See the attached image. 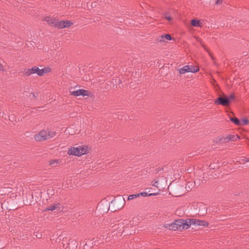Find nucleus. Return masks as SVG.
I'll list each match as a JSON object with an SVG mask.
<instances>
[{"mask_svg":"<svg viewBox=\"0 0 249 249\" xmlns=\"http://www.w3.org/2000/svg\"><path fill=\"white\" fill-rule=\"evenodd\" d=\"M72 24V23L71 22L67 20H61L59 21L57 19L55 27H56L58 29H63L71 26Z\"/></svg>","mask_w":249,"mask_h":249,"instance_id":"obj_9","label":"nucleus"},{"mask_svg":"<svg viewBox=\"0 0 249 249\" xmlns=\"http://www.w3.org/2000/svg\"><path fill=\"white\" fill-rule=\"evenodd\" d=\"M233 98H234V96L233 95H231L227 99H230V101L231 100H232Z\"/></svg>","mask_w":249,"mask_h":249,"instance_id":"obj_26","label":"nucleus"},{"mask_svg":"<svg viewBox=\"0 0 249 249\" xmlns=\"http://www.w3.org/2000/svg\"><path fill=\"white\" fill-rule=\"evenodd\" d=\"M129 224L128 220H124V222H121L115 225V229L117 230L118 233L122 234L124 231V229H126Z\"/></svg>","mask_w":249,"mask_h":249,"instance_id":"obj_7","label":"nucleus"},{"mask_svg":"<svg viewBox=\"0 0 249 249\" xmlns=\"http://www.w3.org/2000/svg\"><path fill=\"white\" fill-rule=\"evenodd\" d=\"M56 135L54 131L47 129L40 131L39 134L35 136V139L37 141H42L47 139L52 138Z\"/></svg>","mask_w":249,"mask_h":249,"instance_id":"obj_3","label":"nucleus"},{"mask_svg":"<svg viewBox=\"0 0 249 249\" xmlns=\"http://www.w3.org/2000/svg\"><path fill=\"white\" fill-rule=\"evenodd\" d=\"M231 141H234L236 140L237 139H239V137L238 135H234L231 134Z\"/></svg>","mask_w":249,"mask_h":249,"instance_id":"obj_22","label":"nucleus"},{"mask_svg":"<svg viewBox=\"0 0 249 249\" xmlns=\"http://www.w3.org/2000/svg\"><path fill=\"white\" fill-rule=\"evenodd\" d=\"M118 81H119V84H120V79H118Z\"/></svg>","mask_w":249,"mask_h":249,"instance_id":"obj_31","label":"nucleus"},{"mask_svg":"<svg viewBox=\"0 0 249 249\" xmlns=\"http://www.w3.org/2000/svg\"><path fill=\"white\" fill-rule=\"evenodd\" d=\"M88 150L87 146L85 145H79L76 147H71L68 151L70 155L81 156L86 154Z\"/></svg>","mask_w":249,"mask_h":249,"instance_id":"obj_4","label":"nucleus"},{"mask_svg":"<svg viewBox=\"0 0 249 249\" xmlns=\"http://www.w3.org/2000/svg\"><path fill=\"white\" fill-rule=\"evenodd\" d=\"M189 219L184 220L182 219L175 220L170 225H166L165 228H169L170 230L173 231L180 230L181 229H187L190 228Z\"/></svg>","mask_w":249,"mask_h":249,"instance_id":"obj_1","label":"nucleus"},{"mask_svg":"<svg viewBox=\"0 0 249 249\" xmlns=\"http://www.w3.org/2000/svg\"><path fill=\"white\" fill-rule=\"evenodd\" d=\"M125 204V199L122 196H117L111 201L109 208L113 207V210L116 211L122 208Z\"/></svg>","mask_w":249,"mask_h":249,"instance_id":"obj_5","label":"nucleus"},{"mask_svg":"<svg viewBox=\"0 0 249 249\" xmlns=\"http://www.w3.org/2000/svg\"><path fill=\"white\" fill-rule=\"evenodd\" d=\"M246 161L249 162V158H248V159H247Z\"/></svg>","mask_w":249,"mask_h":249,"instance_id":"obj_30","label":"nucleus"},{"mask_svg":"<svg viewBox=\"0 0 249 249\" xmlns=\"http://www.w3.org/2000/svg\"><path fill=\"white\" fill-rule=\"evenodd\" d=\"M61 160L59 159L52 160L50 161V164L53 167L56 166L59 163H60Z\"/></svg>","mask_w":249,"mask_h":249,"instance_id":"obj_15","label":"nucleus"},{"mask_svg":"<svg viewBox=\"0 0 249 249\" xmlns=\"http://www.w3.org/2000/svg\"><path fill=\"white\" fill-rule=\"evenodd\" d=\"M139 196V195H138V194H133V195H129L128 197H127V200H131V199H133L135 198H136L138 196Z\"/></svg>","mask_w":249,"mask_h":249,"instance_id":"obj_21","label":"nucleus"},{"mask_svg":"<svg viewBox=\"0 0 249 249\" xmlns=\"http://www.w3.org/2000/svg\"><path fill=\"white\" fill-rule=\"evenodd\" d=\"M239 126H243L248 124L249 121L247 119H243L240 120Z\"/></svg>","mask_w":249,"mask_h":249,"instance_id":"obj_18","label":"nucleus"},{"mask_svg":"<svg viewBox=\"0 0 249 249\" xmlns=\"http://www.w3.org/2000/svg\"><path fill=\"white\" fill-rule=\"evenodd\" d=\"M191 24L193 26L196 27H199L201 26L199 20L196 19H194L191 20Z\"/></svg>","mask_w":249,"mask_h":249,"instance_id":"obj_16","label":"nucleus"},{"mask_svg":"<svg viewBox=\"0 0 249 249\" xmlns=\"http://www.w3.org/2000/svg\"><path fill=\"white\" fill-rule=\"evenodd\" d=\"M81 92H82L81 95H83V96L88 95V90H85L83 89H81Z\"/></svg>","mask_w":249,"mask_h":249,"instance_id":"obj_23","label":"nucleus"},{"mask_svg":"<svg viewBox=\"0 0 249 249\" xmlns=\"http://www.w3.org/2000/svg\"><path fill=\"white\" fill-rule=\"evenodd\" d=\"M231 134H228L226 136L221 137L220 138L219 141L221 142L226 143L231 141Z\"/></svg>","mask_w":249,"mask_h":249,"instance_id":"obj_13","label":"nucleus"},{"mask_svg":"<svg viewBox=\"0 0 249 249\" xmlns=\"http://www.w3.org/2000/svg\"><path fill=\"white\" fill-rule=\"evenodd\" d=\"M56 20L57 19L56 18L50 17H46L45 18V21L53 27H55V25L56 23Z\"/></svg>","mask_w":249,"mask_h":249,"instance_id":"obj_12","label":"nucleus"},{"mask_svg":"<svg viewBox=\"0 0 249 249\" xmlns=\"http://www.w3.org/2000/svg\"><path fill=\"white\" fill-rule=\"evenodd\" d=\"M81 89H79L71 92V95L74 96H78L79 95H81Z\"/></svg>","mask_w":249,"mask_h":249,"instance_id":"obj_17","label":"nucleus"},{"mask_svg":"<svg viewBox=\"0 0 249 249\" xmlns=\"http://www.w3.org/2000/svg\"><path fill=\"white\" fill-rule=\"evenodd\" d=\"M51 69L49 68H44L41 69L38 67L35 66L32 68L25 70L24 71V75L26 76H29L33 74L36 73L37 75L41 76L44 75L45 73L49 72Z\"/></svg>","mask_w":249,"mask_h":249,"instance_id":"obj_2","label":"nucleus"},{"mask_svg":"<svg viewBox=\"0 0 249 249\" xmlns=\"http://www.w3.org/2000/svg\"><path fill=\"white\" fill-rule=\"evenodd\" d=\"M214 103L217 105H221L224 106H226L229 104L230 99L220 97L215 100Z\"/></svg>","mask_w":249,"mask_h":249,"instance_id":"obj_10","label":"nucleus"},{"mask_svg":"<svg viewBox=\"0 0 249 249\" xmlns=\"http://www.w3.org/2000/svg\"><path fill=\"white\" fill-rule=\"evenodd\" d=\"M165 18L168 21H170L172 19L170 16H166Z\"/></svg>","mask_w":249,"mask_h":249,"instance_id":"obj_28","label":"nucleus"},{"mask_svg":"<svg viewBox=\"0 0 249 249\" xmlns=\"http://www.w3.org/2000/svg\"><path fill=\"white\" fill-rule=\"evenodd\" d=\"M172 39L171 36L169 34L162 35L157 38L158 42H164L166 40H171Z\"/></svg>","mask_w":249,"mask_h":249,"instance_id":"obj_11","label":"nucleus"},{"mask_svg":"<svg viewBox=\"0 0 249 249\" xmlns=\"http://www.w3.org/2000/svg\"><path fill=\"white\" fill-rule=\"evenodd\" d=\"M41 234H36V237H37V238H40L41 237Z\"/></svg>","mask_w":249,"mask_h":249,"instance_id":"obj_29","label":"nucleus"},{"mask_svg":"<svg viewBox=\"0 0 249 249\" xmlns=\"http://www.w3.org/2000/svg\"><path fill=\"white\" fill-rule=\"evenodd\" d=\"M181 195H177V196H181Z\"/></svg>","mask_w":249,"mask_h":249,"instance_id":"obj_32","label":"nucleus"},{"mask_svg":"<svg viewBox=\"0 0 249 249\" xmlns=\"http://www.w3.org/2000/svg\"><path fill=\"white\" fill-rule=\"evenodd\" d=\"M9 120L13 122L14 121V117L13 116H9Z\"/></svg>","mask_w":249,"mask_h":249,"instance_id":"obj_27","label":"nucleus"},{"mask_svg":"<svg viewBox=\"0 0 249 249\" xmlns=\"http://www.w3.org/2000/svg\"><path fill=\"white\" fill-rule=\"evenodd\" d=\"M157 193H150V194H148V193H146V192H142L140 194H138V195H139V196L141 195L142 196H156V195H157Z\"/></svg>","mask_w":249,"mask_h":249,"instance_id":"obj_19","label":"nucleus"},{"mask_svg":"<svg viewBox=\"0 0 249 249\" xmlns=\"http://www.w3.org/2000/svg\"><path fill=\"white\" fill-rule=\"evenodd\" d=\"M230 120L233 122L236 125H239V122H240V120H239L237 118H230Z\"/></svg>","mask_w":249,"mask_h":249,"instance_id":"obj_20","label":"nucleus"},{"mask_svg":"<svg viewBox=\"0 0 249 249\" xmlns=\"http://www.w3.org/2000/svg\"><path fill=\"white\" fill-rule=\"evenodd\" d=\"M223 0H216V1L215 2V4L216 5H219V4H222Z\"/></svg>","mask_w":249,"mask_h":249,"instance_id":"obj_24","label":"nucleus"},{"mask_svg":"<svg viewBox=\"0 0 249 249\" xmlns=\"http://www.w3.org/2000/svg\"><path fill=\"white\" fill-rule=\"evenodd\" d=\"M199 71L197 66L186 65L179 70L180 74H184L186 72H196Z\"/></svg>","mask_w":249,"mask_h":249,"instance_id":"obj_6","label":"nucleus"},{"mask_svg":"<svg viewBox=\"0 0 249 249\" xmlns=\"http://www.w3.org/2000/svg\"><path fill=\"white\" fill-rule=\"evenodd\" d=\"M159 182L158 181H155V182L153 184V186H155L156 187H158Z\"/></svg>","mask_w":249,"mask_h":249,"instance_id":"obj_25","label":"nucleus"},{"mask_svg":"<svg viewBox=\"0 0 249 249\" xmlns=\"http://www.w3.org/2000/svg\"><path fill=\"white\" fill-rule=\"evenodd\" d=\"M189 223L190 227L191 225L201 226L203 227H207L209 225L208 222L205 220H200L196 219H189Z\"/></svg>","mask_w":249,"mask_h":249,"instance_id":"obj_8","label":"nucleus"},{"mask_svg":"<svg viewBox=\"0 0 249 249\" xmlns=\"http://www.w3.org/2000/svg\"><path fill=\"white\" fill-rule=\"evenodd\" d=\"M59 205H60L59 203L53 204V205H52L51 206L47 207L46 208V211H53L54 210H55L56 208H57Z\"/></svg>","mask_w":249,"mask_h":249,"instance_id":"obj_14","label":"nucleus"}]
</instances>
